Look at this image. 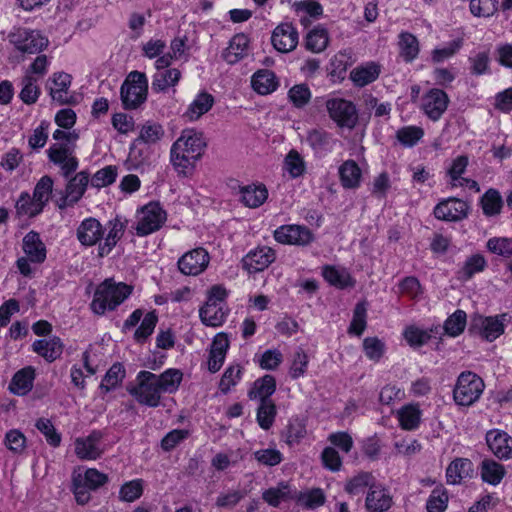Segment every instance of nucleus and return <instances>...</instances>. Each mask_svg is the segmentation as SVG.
<instances>
[{
	"label": "nucleus",
	"instance_id": "30",
	"mask_svg": "<svg viewBox=\"0 0 512 512\" xmlns=\"http://www.w3.org/2000/svg\"><path fill=\"white\" fill-rule=\"evenodd\" d=\"M362 172L354 160H346L339 167L341 184L346 189H356L361 182Z\"/></svg>",
	"mask_w": 512,
	"mask_h": 512
},
{
	"label": "nucleus",
	"instance_id": "48",
	"mask_svg": "<svg viewBox=\"0 0 512 512\" xmlns=\"http://www.w3.org/2000/svg\"><path fill=\"white\" fill-rule=\"evenodd\" d=\"M424 136V130L420 126H404L397 130L396 139L404 147L415 146Z\"/></svg>",
	"mask_w": 512,
	"mask_h": 512
},
{
	"label": "nucleus",
	"instance_id": "54",
	"mask_svg": "<svg viewBox=\"0 0 512 512\" xmlns=\"http://www.w3.org/2000/svg\"><path fill=\"white\" fill-rule=\"evenodd\" d=\"M143 490L144 481L142 479L125 482L119 490V499L123 502H134L142 496Z\"/></svg>",
	"mask_w": 512,
	"mask_h": 512
},
{
	"label": "nucleus",
	"instance_id": "11",
	"mask_svg": "<svg viewBox=\"0 0 512 512\" xmlns=\"http://www.w3.org/2000/svg\"><path fill=\"white\" fill-rule=\"evenodd\" d=\"M274 238L281 244L306 246L314 240L310 229L302 225H282L274 231Z\"/></svg>",
	"mask_w": 512,
	"mask_h": 512
},
{
	"label": "nucleus",
	"instance_id": "19",
	"mask_svg": "<svg viewBox=\"0 0 512 512\" xmlns=\"http://www.w3.org/2000/svg\"><path fill=\"white\" fill-rule=\"evenodd\" d=\"M102 433L93 431L85 438H77L75 440V453L83 460H95L101 456L103 449L101 448Z\"/></svg>",
	"mask_w": 512,
	"mask_h": 512
},
{
	"label": "nucleus",
	"instance_id": "4",
	"mask_svg": "<svg viewBox=\"0 0 512 512\" xmlns=\"http://www.w3.org/2000/svg\"><path fill=\"white\" fill-rule=\"evenodd\" d=\"M227 291L220 285L212 286L207 292V300L199 310L202 323L206 326H221L228 314Z\"/></svg>",
	"mask_w": 512,
	"mask_h": 512
},
{
	"label": "nucleus",
	"instance_id": "28",
	"mask_svg": "<svg viewBox=\"0 0 512 512\" xmlns=\"http://www.w3.org/2000/svg\"><path fill=\"white\" fill-rule=\"evenodd\" d=\"M263 500L272 507H278L282 502L297 498V491L291 489L286 482H280L276 487H271L262 493Z\"/></svg>",
	"mask_w": 512,
	"mask_h": 512
},
{
	"label": "nucleus",
	"instance_id": "10",
	"mask_svg": "<svg viewBox=\"0 0 512 512\" xmlns=\"http://www.w3.org/2000/svg\"><path fill=\"white\" fill-rule=\"evenodd\" d=\"M210 262L209 253L202 247L192 249L182 255L177 262L179 271L187 276L203 273Z\"/></svg>",
	"mask_w": 512,
	"mask_h": 512
},
{
	"label": "nucleus",
	"instance_id": "26",
	"mask_svg": "<svg viewBox=\"0 0 512 512\" xmlns=\"http://www.w3.org/2000/svg\"><path fill=\"white\" fill-rule=\"evenodd\" d=\"M201 158L199 155L188 154L184 150H174L173 145L170 150V162L178 175L188 176L192 174L195 163Z\"/></svg>",
	"mask_w": 512,
	"mask_h": 512
},
{
	"label": "nucleus",
	"instance_id": "50",
	"mask_svg": "<svg viewBox=\"0 0 512 512\" xmlns=\"http://www.w3.org/2000/svg\"><path fill=\"white\" fill-rule=\"evenodd\" d=\"M448 501L447 490L442 485L435 487L426 503L427 512H444Z\"/></svg>",
	"mask_w": 512,
	"mask_h": 512
},
{
	"label": "nucleus",
	"instance_id": "34",
	"mask_svg": "<svg viewBox=\"0 0 512 512\" xmlns=\"http://www.w3.org/2000/svg\"><path fill=\"white\" fill-rule=\"evenodd\" d=\"M253 89L261 94L267 95L275 91L278 87V81L275 74L269 70H259L252 76Z\"/></svg>",
	"mask_w": 512,
	"mask_h": 512
},
{
	"label": "nucleus",
	"instance_id": "1",
	"mask_svg": "<svg viewBox=\"0 0 512 512\" xmlns=\"http://www.w3.org/2000/svg\"><path fill=\"white\" fill-rule=\"evenodd\" d=\"M183 374L178 369H167L160 375L142 370L137 374L136 386L129 389L138 403L148 407L160 404L162 393H174L178 390Z\"/></svg>",
	"mask_w": 512,
	"mask_h": 512
},
{
	"label": "nucleus",
	"instance_id": "57",
	"mask_svg": "<svg viewBox=\"0 0 512 512\" xmlns=\"http://www.w3.org/2000/svg\"><path fill=\"white\" fill-rule=\"evenodd\" d=\"M363 350L368 359L378 362L386 351V345L378 337H366L363 340Z\"/></svg>",
	"mask_w": 512,
	"mask_h": 512
},
{
	"label": "nucleus",
	"instance_id": "43",
	"mask_svg": "<svg viewBox=\"0 0 512 512\" xmlns=\"http://www.w3.org/2000/svg\"><path fill=\"white\" fill-rule=\"evenodd\" d=\"M322 275L329 284L340 289L352 287L354 285L353 279L345 270H338L332 266H325L323 268Z\"/></svg>",
	"mask_w": 512,
	"mask_h": 512
},
{
	"label": "nucleus",
	"instance_id": "49",
	"mask_svg": "<svg viewBox=\"0 0 512 512\" xmlns=\"http://www.w3.org/2000/svg\"><path fill=\"white\" fill-rule=\"evenodd\" d=\"M44 206L28 193H22L16 202V211L21 216L34 217L43 211Z\"/></svg>",
	"mask_w": 512,
	"mask_h": 512
},
{
	"label": "nucleus",
	"instance_id": "35",
	"mask_svg": "<svg viewBox=\"0 0 512 512\" xmlns=\"http://www.w3.org/2000/svg\"><path fill=\"white\" fill-rule=\"evenodd\" d=\"M421 410L418 404H407L397 412L400 427L404 430H415L421 421Z\"/></svg>",
	"mask_w": 512,
	"mask_h": 512
},
{
	"label": "nucleus",
	"instance_id": "37",
	"mask_svg": "<svg viewBox=\"0 0 512 512\" xmlns=\"http://www.w3.org/2000/svg\"><path fill=\"white\" fill-rule=\"evenodd\" d=\"M307 143L315 153H326L335 142L332 135L323 129H312L307 133Z\"/></svg>",
	"mask_w": 512,
	"mask_h": 512
},
{
	"label": "nucleus",
	"instance_id": "56",
	"mask_svg": "<svg viewBox=\"0 0 512 512\" xmlns=\"http://www.w3.org/2000/svg\"><path fill=\"white\" fill-rule=\"evenodd\" d=\"M276 413V406L273 401L260 402L257 408V422L259 426L264 430H268L273 425Z\"/></svg>",
	"mask_w": 512,
	"mask_h": 512
},
{
	"label": "nucleus",
	"instance_id": "64",
	"mask_svg": "<svg viewBox=\"0 0 512 512\" xmlns=\"http://www.w3.org/2000/svg\"><path fill=\"white\" fill-rule=\"evenodd\" d=\"M117 177V168L115 166H106L98 170L89 180L95 188H103L115 182Z\"/></svg>",
	"mask_w": 512,
	"mask_h": 512
},
{
	"label": "nucleus",
	"instance_id": "31",
	"mask_svg": "<svg viewBox=\"0 0 512 512\" xmlns=\"http://www.w3.org/2000/svg\"><path fill=\"white\" fill-rule=\"evenodd\" d=\"M34 376L35 371L30 366L19 370L13 376L9 384V390L17 395L27 394L33 387Z\"/></svg>",
	"mask_w": 512,
	"mask_h": 512
},
{
	"label": "nucleus",
	"instance_id": "3",
	"mask_svg": "<svg viewBox=\"0 0 512 512\" xmlns=\"http://www.w3.org/2000/svg\"><path fill=\"white\" fill-rule=\"evenodd\" d=\"M132 293V287L113 279H105L100 283L93 295L90 308L96 315H104L106 311L115 310Z\"/></svg>",
	"mask_w": 512,
	"mask_h": 512
},
{
	"label": "nucleus",
	"instance_id": "25",
	"mask_svg": "<svg viewBox=\"0 0 512 512\" xmlns=\"http://www.w3.org/2000/svg\"><path fill=\"white\" fill-rule=\"evenodd\" d=\"M249 39L245 34H236L223 52V59L228 64H235L248 55Z\"/></svg>",
	"mask_w": 512,
	"mask_h": 512
},
{
	"label": "nucleus",
	"instance_id": "13",
	"mask_svg": "<svg viewBox=\"0 0 512 512\" xmlns=\"http://www.w3.org/2000/svg\"><path fill=\"white\" fill-rule=\"evenodd\" d=\"M469 209L470 206L467 202L450 197L436 205L434 215L439 220L457 222L468 216Z\"/></svg>",
	"mask_w": 512,
	"mask_h": 512
},
{
	"label": "nucleus",
	"instance_id": "24",
	"mask_svg": "<svg viewBox=\"0 0 512 512\" xmlns=\"http://www.w3.org/2000/svg\"><path fill=\"white\" fill-rule=\"evenodd\" d=\"M63 343L59 337L53 336L49 339L34 341L32 350L48 362L58 359L63 353Z\"/></svg>",
	"mask_w": 512,
	"mask_h": 512
},
{
	"label": "nucleus",
	"instance_id": "53",
	"mask_svg": "<svg viewBox=\"0 0 512 512\" xmlns=\"http://www.w3.org/2000/svg\"><path fill=\"white\" fill-rule=\"evenodd\" d=\"M466 326V313L463 310H456L451 316H449L441 329L444 333L456 337L460 335Z\"/></svg>",
	"mask_w": 512,
	"mask_h": 512
},
{
	"label": "nucleus",
	"instance_id": "62",
	"mask_svg": "<svg viewBox=\"0 0 512 512\" xmlns=\"http://www.w3.org/2000/svg\"><path fill=\"white\" fill-rule=\"evenodd\" d=\"M375 484V479L371 473L362 472L347 482L345 490L350 494H358L366 487L370 489L371 485Z\"/></svg>",
	"mask_w": 512,
	"mask_h": 512
},
{
	"label": "nucleus",
	"instance_id": "55",
	"mask_svg": "<svg viewBox=\"0 0 512 512\" xmlns=\"http://www.w3.org/2000/svg\"><path fill=\"white\" fill-rule=\"evenodd\" d=\"M125 377V369L120 363L113 364L104 376L100 389L105 393L118 386Z\"/></svg>",
	"mask_w": 512,
	"mask_h": 512
},
{
	"label": "nucleus",
	"instance_id": "38",
	"mask_svg": "<svg viewBox=\"0 0 512 512\" xmlns=\"http://www.w3.org/2000/svg\"><path fill=\"white\" fill-rule=\"evenodd\" d=\"M181 78V72L177 68L156 72L153 76L152 90L156 93L165 92L169 87H174Z\"/></svg>",
	"mask_w": 512,
	"mask_h": 512
},
{
	"label": "nucleus",
	"instance_id": "46",
	"mask_svg": "<svg viewBox=\"0 0 512 512\" xmlns=\"http://www.w3.org/2000/svg\"><path fill=\"white\" fill-rule=\"evenodd\" d=\"M164 134V129L160 124L148 121L141 126L136 140L152 146L157 144L163 138Z\"/></svg>",
	"mask_w": 512,
	"mask_h": 512
},
{
	"label": "nucleus",
	"instance_id": "17",
	"mask_svg": "<svg viewBox=\"0 0 512 512\" xmlns=\"http://www.w3.org/2000/svg\"><path fill=\"white\" fill-rule=\"evenodd\" d=\"M126 224L127 220L118 215L106 223L108 233L105 237L103 236L104 242L99 244L98 255L100 257L107 256L113 250L118 241L123 237Z\"/></svg>",
	"mask_w": 512,
	"mask_h": 512
},
{
	"label": "nucleus",
	"instance_id": "20",
	"mask_svg": "<svg viewBox=\"0 0 512 512\" xmlns=\"http://www.w3.org/2000/svg\"><path fill=\"white\" fill-rule=\"evenodd\" d=\"M486 443L499 459H508L512 453V438L504 431L498 429L488 431Z\"/></svg>",
	"mask_w": 512,
	"mask_h": 512
},
{
	"label": "nucleus",
	"instance_id": "12",
	"mask_svg": "<svg viewBox=\"0 0 512 512\" xmlns=\"http://www.w3.org/2000/svg\"><path fill=\"white\" fill-rule=\"evenodd\" d=\"M448 104V95L441 89L433 88L423 95L421 109L431 121L436 122L447 110Z\"/></svg>",
	"mask_w": 512,
	"mask_h": 512
},
{
	"label": "nucleus",
	"instance_id": "5",
	"mask_svg": "<svg viewBox=\"0 0 512 512\" xmlns=\"http://www.w3.org/2000/svg\"><path fill=\"white\" fill-rule=\"evenodd\" d=\"M148 79L145 73L132 71L121 86V101L127 110L137 109L147 99Z\"/></svg>",
	"mask_w": 512,
	"mask_h": 512
},
{
	"label": "nucleus",
	"instance_id": "39",
	"mask_svg": "<svg viewBox=\"0 0 512 512\" xmlns=\"http://www.w3.org/2000/svg\"><path fill=\"white\" fill-rule=\"evenodd\" d=\"M214 104V97L208 92L199 93L192 103L188 106L185 116L190 120H197L203 114L207 113Z\"/></svg>",
	"mask_w": 512,
	"mask_h": 512
},
{
	"label": "nucleus",
	"instance_id": "16",
	"mask_svg": "<svg viewBox=\"0 0 512 512\" xmlns=\"http://www.w3.org/2000/svg\"><path fill=\"white\" fill-rule=\"evenodd\" d=\"M271 42L277 51L288 53L294 50L298 44V32L292 24L281 23L274 29Z\"/></svg>",
	"mask_w": 512,
	"mask_h": 512
},
{
	"label": "nucleus",
	"instance_id": "60",
	"mask_svg": "<svg viewBox=\"0 0 512 512\" xmlns=\"http://www.w3.org/2000/svg\"><path fill=\"white\" fill-rule=\"evenodd\" d=\"M47 45L48 40L46 37L41 35L38 31L29 30L21 51L24 53L34 54L43 50Z\"/></svg>",
	"mask_w": 512,
	"mask_h": 512
},
{
	"label": "nucleus",
	"instance_id": "36",
	"mask_svg": "<svg viewBox=\"0 0 512 512\" xmlns=\"http://www.w3.org/2000/svg\"><path fill=\"white\" fill-rule=\"evenodd\" d=\"M276 390V380L272 375H265L254 382L249 391L250 399H259L260 402L272 401L270 396Z\"/></svg>",
	"mask_w": 512,
	"mask_h": 512
},
{
	"label": "nucleus",
	"instance_id": "51",
	"mask_svg": "<svg viewBox=\"0 0 512 512\" xmlns=\"http://www.w3.org/2000/svg\"><path fill=\"white\" fill-rule=\"evenodd\" d=\"M328 32L325 28L316 27L306 37V48L312 52H322L328 45Z\"/></svg>",
	"mask_w": 512,
	"mask_h": 512
},
{
	"label": "nucleus",
	"instance_id": "8",
	"mask_svg": "<svg viewBox=\"0 0 512 512\" xmlns=\"http://www.w3.org/2000/svg\"><path fill=\"white\" fill-rule=\"evenodd\" d=\"M329 117L340 128L354 129L358 123V111L352 101L343 98H330L326 101Z\"/></svg>",
	"mask_w": 512,
	"mask_h": 512
},
{
	"label": "nucleus",
	"instance_id": "21",
	"mask_svg": "<svg viewBox=\"0 0 512 512\" xmlns=\"http://www.w3.org/2000/svg\"><path fill=\"white\" fill-rule=\"evenodd\" d=\"M104 228L93 217L84 219L77 228V239L84 246H93L103 239Z\"/></svg>",
	"mask_w": 512,
	"mask_h": 512
},
{
	"label": "nucleus",
	"instance_id": "27",
	"mask_svg": "<svg viewBox=\"0 0 512 512\" xmlns=\"http://www.w3.org/2000/svg\"><path fill=\"white\" fill-rule=\"evenodd\" d=\"M380 65L375 62H368L353 68L349 78L357 87H364L374 82L380 75Z\"/></svg>",
	"mask_w": 512,
	"mask_h": 512
},
{
	"label": "nucleus",
	"instance_id": "18",
	"mask_svg": "<svg viewBox=\"0 0 512 512\" xmlns=\"http://www.w3.org/2000/svg\"><path fill=\"white\" fill-rule=\"evenodd\" d=\"M392 504L393 498L386 487L381 483L371 485L365 499V507L368 512H386Z\"/></svg>",
	"mask_w": 512,
	"mask_h": 512
},
{
	"label": "nucleus",
	"instance_id": "42",
	"mask_svg": "<svg viewBox=\"0 0 512 512\" xmlns=\"http://www.w3.org/2000/svg\"><path fill=\"white\" fill-rule=\"evenodd\" d=\"M505 475L504 467L491 459H485L481 462V478L484 482L491 485H497Z\"/></svg>",
	"mask_w": 512,
	"mask_h": 512
},
{
	"label": "nucleus",
	"instance_id": "47",
	"mask_svg": "<svg viewBox=\"0 0 512 512\" xmlns=\"http://www.w3.org/2000/svg\"><path fill=\"white\" fill-rule=\"evenodd\" d=\"M481 207L484 215L495 216L501 212L503 200L500 193L495 189L487 190L481 197Z\"/></svg>",
	"mask_w": 512,
	"mask_h": 512
},
{
	"label": "nucleus",
	"instance_id": "52",
	"mask_svg": "<svg viewBox=\"0 0 512 512\" xmlns=\"http://www.w3.org/2000/svg\"><path fill=\"white\" fill-rule=\"evenodd\" d=\"M22 90L20 92V99L25 104H34L40 95V88L37 85V79L31 74L26 73L22 79Z\"/></svg>",
	"mask_w": 512,
	"mask_h": 512
},
{
	"label": "nucleus",
	"instance_id": "6",
	"mask_svg": "<svg viewBox=\"0 0 512 512\" xmlns=\"http://www.w3.org/2000/svg\"><path fill=\"white\" fill-rule=\"evenodd\" d=\"M484 388V381L477 374L471 371L462 372L453 390L454 401L460 406H470L480 398Z\"/></svg>",
	"mask_w": 512,
	"mask_h": 512
},
{
	"label": "nucleus",
	"instance_id": "44",
	"mask_svg": "<svg viewBox=\"0 0 512 512\" xmlns=\"http://www.w3.org/2000/svg\"><path fill=\"white\" fill-rule=\"evenodd\" d=\"M400 55L406 62H412L419 53V42L417 38L408 32L399 35Z\"/></svg>",
	"mask_w": 512,
	"mask_h": 512
},
{
	"label": "nucleus",
	"instance_id": "45",
	"mask_svg": "<svg viewBox=\"0 0 512 512\" xmlns=\"http://www.w3.org/2000/svg\"><path fill=\"white\" fill-rule=\"evenodd\" d=\"M486 266L487 262L483 255L473 254L465 260L463 267L458 272V278L469 280L474 274L482 272Z\"/></svg>",
	"mask_w": 512,
	"mask_h": 512
},
{
	"label": "nucleus",
	"instance_id": "7",
	"mask_svg": "<svg viewBox=\"0 0 512 512\" xmlns=\"http://www.w3.org/2000/svg\"><path fill=\"white\" fill-rule=\"evenodd\" d=\"M166 211L158 202H149L137 211L136 234L147 236L158 231L166 222Z\"/></svg>",
	"mask_w": 512,
	"mask_h": 512
},
{
	"label": "nucleus",
	"instance_id": "23",
	"mask_svg": "<svg viewBox=\"0 0 512 512\" xmlns=\"http://www.w3.org/2000/svg\"><path fill=\"white\" fill-rule=\"evenodd\" d=\"M48 82L52 83L49 86V90L54 101H57L59 104H69L71 102L72 97L68 94V89L71 85V75L64 72L54 73Z\"/></svg>",
	"mask_w": 512,
	"mask_h": 512
},
{
	"label": "nucleus",
	"instance_id": "32",
	"mask_svg": "<svg viewBox=\"0 0 512 512\" xmlns=\"http://www.w3.org/2000/svg\"><path fill=\"white\" fill-rule=\"evenodd\" d=\"M241 202L249 208L261 206L268 197V191L264 185H247L240 187Z\"/></svg>",
	"mask_w": 512,
	"mask_h": 512
},
{
	"label": "nucleus",
	"instance_id": "33",
	"mask_svg": "<svg viewBox=\"0 0 512 512\" xmlns=\"http://www.w3.org/2000/svg\"><path fill=\"white\" fill-rule=\"evenodd\" d=\"M472 462L466 458H457L446 469V478L449 484H459L464 478L470 477Z\"/></svg>",
	"mask_w": 512,
	"mask_h": 512
},
{
	"label": "nucleus",
	"instance_id": "63",
	"mask_svg": "<svg viewBox=\"0 0 512 512\" xmlns=\"http://www.w3.org/2000/svg\"><path fill=\"white\" fill-rule=\"evenodd\" d=\"M285 167L291 177L297 178L305 172V162L300 153L296 150H291L285 157Z\"/></svg>",
	"mask_w": 512,
	"mask_h": 512
},
{
	"label": "nucleus",
	"instance_id": "58",
	"mask_svg": "<svg viewBox=\"0 0 512 512\" xmlns=\"http://www.w3.org/2000/svg\"><path fill=\"white\" fill-rule=\"evenodd\" d=\"M73 476L77 479H81V482L92 490L98 489L108 481L106 474L101 473L94 468L87 469L83 474L78 473Z\"/></svg>",
	"mask_w": 512,
	"mask_h": 512
},
{
	"label": "nucleus",
	"instance_id": "59",
	"mask_svg": "<svg viewBox=\"0 0 512 512\" xmlns=\"http://www.w3.org/2000/svg\"><path fill=\"white\" fill-rule=\"evenodd\" d=\"M486 247L488 251L504 258L512 257V239L506 237L490 238Z\"/></svg>",
	"mask_w": 512,
	"mask_h": 512
},
{
	"label": "nucleus",
	"instance_id": "41",
	"mask_svg": "<svg viewBox=\"0 0 512 512\" xmlns=\"http://www.w3.org/2000/svg\"><path fill=\"white\" fill-rule=\"evenodd\" d=\"M293 7L296 13L300 16L302 25L307 26L310 21L308 17L319 18L323 14L322 5L314 0H302L295 2Z\"/></svg>",
	"mask_w": 512,
	"mask_h": 512
},
{
	"label": "nucleus",
	"instance_id": "22",
	"mask_svg": "<svg viewBox=\"0 0 512 512\" xmlns=\"http://www.w3.org/2000/svg\"><path fill=\"white\" fill-rule=\"evenodd\" d=\"M206 147L202 133L195 130H184L180 137L173 143L174 150H184L188 154L202 156Z\"/></svg>",
	"mask_w": 512,
	"mask_h": 512
},
{
	"label": "nucleus",
	"instance_id": "61",
	"mask_svg": "<svg viewBox=\"0 0 512 512\" xmlns=\"http://www.w3.org/2000/svg\"><path fill=\"white\" fill-rule=\"evenodd\" d=\"M366 313L367 308L365 303H357L354 308L353 318L348 329L349 333H354L357 336H361L363 334L367 324Z\"/></svg>",
	"mask_w": 512,
	"mask_h": 512
},
{
	"label": "nucleus",
	"instance_id": "14",
	"mask_svg": "<svg viewBox=\"0 0 512 512\" xmlns=\"http://www.w3.org/2000/svg\"><path fill=\"white\" fill-rule=\"evenodd\" d=\"M275 251L268 246L257 247L248 252L242 259V265L250 274L264 271L274 262Z\"/></svg>",
	"mask_w": 512,
	"mask_h": 512
},
{
	"label": "nucleus",
	"instance_id": "15",
	"mask_svg": "<svg viewBox=\"0 0 512 512\" xmlns=\"http://www.w3.org/2000/svg\"><path fill=\"white\" fill-rule=\"evenodd\" d=\"M88 184L89 174L86 171H81L69 178L65 188V195L60 199L58 207L64 209L76 204L84 195Z\"/></svg>",
	"mask_w": 512,
	"mask_h": 512
},
{
	"label": "nucleus",
	"instance_id": "2",
	"mask_svg": "<svg viewBox=\"0 0 512 512\" xmlns=\"http://www.w3.org/2000/svg\"><path fill=\"white\" fill-rule=\"evenodd\" d=\"M53 138L58 142L48 149V158L60 166L61 174L68 179L78 168V160L74 156L78 134L57 129L53 133Z\"/></svg>",
	"mask_w": 512,
	"mask_h": 512
},
{
	"label": "nucleus",
	"instance_id": "40",
	"mask_svg": "<svg viewBox=\"0 0 512 512\" xmlns=\"http://www.w3.org/2000/svg\"><path fill=\"white\" fill-rule=\"evenodd\" d=\"M437 334H441V326H435L429 331L419 329L415 326H409L403 333L405 340L413 347H420L424 345L429 339Z\"/></svg>",
	"mask_w": 512,
	"mask_h": 512
},
{
	"label": "nucleus",
	"instance_id": "9",
	"mask_svg": "<svg viewBox=\"0 0 512 512\" xmlns=\"http://www.w3.org/2000/svg\"><path fill=\"white\" fill-rule=\"evenodd\" d=\"M506 315L484 317L475 315L471 320L472 331L477 332L483 339L492 342L504 333Z\"/></svg>",
	"mask_w": 512,
	"mask_h": 512
},
{
	"label": "nucleus",
	"instance_id": "29",
	"mask_svg": "<svg viewBox=\"0 0 512 512\" xmlns=\"http://www.w3.org/2000/svg\"><path fill=\"white\" fill-rule=\"evenodd\" d=\"M23 250L33 263H42L46 259V248L37 232L30 231L25 235Z\"/></svg>",
	"mask_w": 512,
	"mask_h": 512
}]
</instances>
